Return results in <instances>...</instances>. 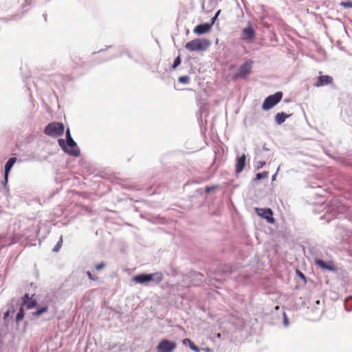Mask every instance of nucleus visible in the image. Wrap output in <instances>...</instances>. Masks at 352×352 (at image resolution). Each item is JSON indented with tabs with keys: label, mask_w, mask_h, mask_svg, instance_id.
Segmentation results:
<instances>
[{
	"label": "nucleus",
	"mask_w": 352,
	"mask_h": 352,
	"mask_svg": "<svg viewBox=\"0 0 352 352\" xmlns=\"http://www.w3.org/2000/svg\"><path fill=\"white\" fill-rule=\"evenodd\" d=\"M188 345L192 351L195 352H199V348L197 346L192 342H191Z\"/></svg>",
	"instance_id": "23"
},
{
	"label": "nucleus",
	"mask_w": 352,
	"mask_h": 352,
	"mask_svg": "<svg viewBox=\"0 0 352 352\" xmlns=\"http://www.w3.org/2000/svg\"><path fill=\"white\" fill-rule=\"evenodd\" d=\"M58 142L59 146L65 153L76 157L80 155V150L73 139L68 140L67 141V144L63 139H59Z\"/></svg>",
	"instance_id": "3"
},
{
	"label": "nucleus",
	"mask_w": 352,
	"mask_h": 352,
	"mask_svg": "<svg viewBox=\"0 0 352 352\" xmlns=\"http://www.w3.org/2000/svg\"><path fill=\"white\" fill-rule=\"evenodd\" d=\"M340 5L344 8H352V2H342Z\"/></svg>",
	"instance_id": "24"
},
{
	"label": "nucleus",
	"mask_w": 352,
	"mask_h": 352,
	"mask_svg": "<svg viewBox=\"0 0 352 352\" xmlns=\"http://www.w3.org/2000/svg\"><path fill=\"white\" fill-rule=\"evenodd\" d=\"M333 82V78L330 76H320L318 78L316 82L314 84V86L316 87H322L324 85H327Z\"/></svg>",
	"instance_id": "10"
},
{
	"label": "nucleus",
	"mask_w": 352,
	"mask_h": 352,
	"mask_svg": "<svg viewBox=\"0 0 352 352\" xmlns=\"http://www.w3.org/2000/svg\"><path fill=\"white\" fill-rule=\"evenodd\" d=\"M48 308L47 307H43L39 309H38L37 311H36L34 313V315L35 316H39L40 315H41L42 314L46 312L47 311Z\"/></svg>",
	"instance_id": "19"
},
{
	"label": "nucleus",
	"mask_w": 352,
	"mask_h": 352,
	"mask_svg": "<svg viewBox=\"0 0 352 352\" xmlns=\"http://www.w3.org/2000/svg\"><path fill=\"white\" fill-rule=\"evenodd\" d=\"M289 115H287L283 112L278 113L275 116V120L277 124H283L285 120L289 118Z\"/></svg>",
	"instance_id": "14"
},
{
	"label": "nucleus",
	"mask_w": 352,
	"mask_h": 352,
	"mask_svg": "<svg viewBox=\"0 0 352 352\" xmlns=\"http://www.w3.org/2000/svg\"><path fill=\"white\" fill-rule=\"evenodd\" d=\"M179 82L183 84H188L190 82V78L187 76H180L178 79Z\"/></svg>",
	"instance_id": "20"
},
{
	"label": "nucleus",
	"mask_w": 352,
	"mask_h": 352,
	"mask_svg": "<svg viewBox=\"0 0 352 352\" xmlns=\"http://www.w3.org/2000/svg\"><path fill=\"white\" fill-rule=\"evenodd\" d=\"M283 97V93L280 91L276 92L273 95H270L267 96L263 104H262V109L263 110H269L271 108H272L274 106H275L276 104H278L282 99Z\"/></svg>",
	"instance_id": "5"
},
{
	"label": "nucleus",
	"mask_w": 352,
	"mask_h": 352,
	"mask_svg": "<svg viewBox=\"0 0 352 352\" xmlns=\"http://www.w3.org/2000/svg\"><path fill=\"white\" fill-rule=\"evenodd\" d=\"M163 279V275L161 272L153 274H140L133 278V280L135 283L144 284L149 281L154 280L157 283H160Z\"/></svg>",
	"instance_id": "2"
},
{
	"label": "nucleus",
	"mask_w": 352,
	"mask_h": 352,
	"mask_svg": "<svg viewBox=\"0 0 352 352\" xmlns=\"http://www.w3.org/2000/svg\"><path fill=\"white\" fill-rule=\"evenodd\" d=\"M253 61L248 60L239 69L238 72L234 76V79L245 78L252 72Z\"/></svg>",
	"instance_id": "6"
},
{
	"label": "nucleus",
	"mask_w": 352,
	"mask_h": 352,
	"mask_svg": "<svg viewBox=\"0 0 352 352\" xmlns=\"http://www.w3.org/2000/svg\"><path fill=\"white\" fill-rule=\"evenodd\" d=\"M255 37V32L253 28L250 25L244 28L241 32V39L245 41H252Z\"/></svg>",
	"instance_id": "9"
},
{
	"label": "nucleus",
	"mask_w": 352,
	"mask_h": 352,
	"mask_svg": "<svg viewBox=\"0 0 352 352\" xmlns=\"http://www.w3.org/2000/svg\"><path fill=\"white\" fill-rule=\"evenodd\" d=\"M284 317H285V324H287V323H288V320H287V317H286L285 314H284Z\"/></svg>",
	"instance_id": "34"
},
{
	"label": "nucleus",
	"mask_w": 352,
	"mask_h": 352,
	"mask_svg": "<svg viewBox=\"0 0 352 352\" xmlns=\"http://www.w3.org/2000/svg\"><path fill=\"white\" fill-rule=\"evenodd\" d=\"M214 189H215V187H214V186H208V187L206 188L205 191L206 192H210L211 190H212Z\"/></svg>",
	"instance_id": "30"
},
{
	"label": "nucleus",
	"mask_w": 352,
	"mask_h": 352,
	"mask_svg": "<svg viewBox=\"0 0 352 352\" xmlns=\"http://www.w3.org/2000/svg\"><path fill=\"white\" fill-rule=\"evenodd\" d=\"M64 129L63 124L53 122L46 126L44 129V133L51 137H58L63 134Z\"/></svg>",
	"instance_id": "4"
},
{
	"label": "nucleus",
	"mask_w": 352,
	"mask_h": 352,
	"mask_svg": "<svg viewBox=\"0 0 352 352\" xmlns=\"http://www.w3.org/2000/svg\"><path fill=\"white\" fill-rule=\"evenodd\" d=\"M217 337H218V338H220V337H221V334H220V333H218V334H217Z\"/></svg>",
	"instance_id": "36"
},
{
	"label": "nucleus",
	"mask_w": 352,
	"mask_h": 352,
	"mask_svg": "<svg viewBox=\"0 0 352 352\" xmlns=\"http://www.w3.org/2000/svg\"><path fill=\"white\" fill-rule=\"evenodd\" d=\"M23 318H24V309H23V306H21V307L20 308V309L16 315V320L17 322H19L20 320H23Z\"/></svg>",
	"instance_id": "17"
},
{
	"label": "nucleus",
	"mask_w": 352,
	"mask_h": 352,
	"mask_svg": "<svg viewBox=\"0 0 352 352\" xmlns=\"http://www.w3.org/2000/svg\"><path fill=\"white\" fill-rule=\"evenodd\" d=\"M9 316V311H7L6 313L4 314V318H7L8 316Z\"/></svg>",
	"instance_id": "35"
},
{
	"label": "nucleus",
	"mask_w": 352,
	"mask_h": 352,
	"mask_svg": "<svg viewBox=\"0 0 352 352\" xmlns=\"http://www.w3.org/2000/svg\"><path fill=\"white\" fill-rule=\"evenodd\" d=\"M297 273L302 278H303L305 280V276L301 272L297 270Z\"/></svg>",
	"instance_id": "32"
},
{
	"label": "nucleus",
	"mask_w": 352,
	"mask_h": 352,
	"mask_svg": "<svg viewBox=\"0 0 352 352\" xmlns=\"http://www.w3.org/2000/svg\"><path fill=\"white\" fill-rule=\"evenodd\" d=\"M210 45L208 39L195 38L185 45V48L190 52H203L206 50Z\"/></svg>",
	"instance_id": "1"
},
{
	"label": "nucleus",
	"mask_w": 352,
	"mask_h": 352,
	"mask_svg": "<svg viewBox=\"0 0 352 352\" xmlns=\"http://www.w3.org/2000/svg\"><path fill=\"white\" fill-rule=\"evenodd\" d=\"M192 341L190 339H188V338H185V339L183 340V344H189Z\"/></svg>",
	"instance_id": "31"
},
{
	"label": "nucleus",
	"mask_w": 352,
	"mask_h": 352,
	"mask_svg": "<svg viewBox=\"0 0 352 352\" xmlns=\"http://www.w3.org/2000/svg\"><path fill=\"white\" fill-rule=\"evenodd\" d=\"M177 346L175 342L166 339L162 340L157 346V352H172Z\"/></svg>",
	"instance_id": "7"
},
{
	"label": "nucleus",
	"mask_w": 352,
	"mask_h": 352,
	"mask_svg": "<svg viewBox=\"0 0 352 352\" xmlns=\"http://www.w3.org/2000/svg\"><path fill=\"white\" fill-rule=\"evenodd\" d=\"M62 244H63V238L62 236L60 238V240L58 241V242L57 243V244L54 246V248H53V251L54 252H58L61 246H62Z\"/></svg>",
	"instance_id": "21"
},
{
	"label": "nucleus",
	"mask_w": 352,
	"mask_h": 352,
	"mask_svg": "<svg viewBox=\"0 0 352 352\" xmlns=\"http://www.w3.org/2000/svg\"><path fill=\"white\" fill-rule=\"evenodd\" d=\"M181 63V58L180 56H177L174 61V63L173 65V68H176L179 64Z\"/></svg>",
	"instance_id": "22"
},
{
	"label": "nucleus",
	"mask_w": 352,
	"mask_h": 352,
	"mask_svg": "<svg viewBox=\"0 0 352 352\" xmlns=\"http://www.w3.org/2000/svg\"><path fill=\"white\" fill-rule=\"evenodd\" d=\"M219 12H220V10H219V11L216 13L215 16H213V17L212 18V21H211V23H210V24H212V25H213V23H214V21L216 20V19H217V17L218 14H219Z\"/></svg>",
	"instance_id": "29"
},
{
	"label": "nucleus",
	"mask_w": 352,
	"mask_h": 352,
	"mask_svg": "<svg viewBox=\"0 0 352 352\" xmlns=\"http://www.w3.org/2000/svg\"><path fill=\"white\" fill-rule=\"evenodd\" d=\"M36 304L37 303H36V300L31 298L26 303H25L24 305H22V306L23 307L25 305L27 309H31L34 308L36 305Z\"/></svg>",
	"instance_id": "16"
},
{
	"label": "nucleus",
	"mask_w": 352,
	"mask_h": 352,
	"mask_svg": "<svg viewBox=\"0 0 352 352\" xmlns=\"http://www.w3.org/2000/svg\"><path fill=\"white\" fill-rule=\"evenodd\" d=\"M87 276H88V277H89V279H91V280H96V279L98 278H95V277H94V276H93V275L91 274V273L90 272H87Z\"/></svg>",
	"instance_id": "28"
},
{
	"label": "nucleus",
	"mask_w": 352,
	"mask_h": 352,
	"mask_svg": "<svg viewBox=\"0 0 352 352\" xmlns=\"http://www.w3.org/2000/svg\"><path fill=\"white\" fill-rule=\"evenodd\" d=\"M104 267V264L103 263H98L95 266L96 270H100Z\"/></svg>",
	"instance_id": "26"
},
{
	"label": "nucleus",
	"mask_w": 352,
	"mask_h": 352,
	"mask_svg": "<svg viewBox=\"0 0 352 352\" xmlns=\"http://www.w3.org/2000/svg\"><path fill=\"white\" fill-rule=\"evenodd\" d=\"M256 214L266 219L267 222L273 223L274 219L273 218V212L270 208H258L255 209Z\"/></svg>",
	"instance_id": "8"
},
{
	"label": "nucleus",
	"mask_w": 352,
	"mask_h": 352,
	"mask_svg": "<svg viewBox=\"0 0 352 352\" xmlns=\"http://www.w3.org/2000/svg\"><path fill=\"white\" fill-rule=\"evenodd\" d=\"M212 28V24L210 23H203L197 25L194 30V33L197 34H204L210 31Z\"/></svg>",
	"instance_id": "11"
},
{
	"label": "nucleus",
	"mask_w": 352,
	"mask_h": 352,
	"mask_svg": "<svg viewBox=\"0 0 352 352\" xmlns=\"http://www.w3.org/2000/svg\"><path fill=\"white\" fill-rule=\"evenodd\" d=\"M268 176V173L267 171H264L263 173H257L256 175V179H265L266 177H267Z\"/></svg>",
	"instance_id": "18"
},
{
	"label": "nucleus",
	"mask_w": 352,
	"mask_h": 352,
	"mask_svg": "<svg viewBox=\"0 0 352 352\" xmlns=\"http://www.w3.org/2000/svg\"><path fill=\"white\" fill-rule=\"evenodd\" d=\"M245 155L243 154L241 157H238L236 159V173H241L245 164Z\"/></svg>",
	"instance_id": "13"
},
{
	"label": "nucleus",
	"mask_w": 352,
	"mask_h": 352,
	"mask_svg": "<svg viewBox=\"0 0 352 352\" xmlns=\"http://www.w3.org/2000/svg\"><path fill=\"white\" fill-rule=\"evenodd\" d=\"M32 298L30 297L28 294H25V296L23 297V305L26 303L28 301H29Z\"/></svg>",
	"instance_id": "25"
},
{
	"label": "nucleus",
	"mask_w": 352,
	"mask_h": 352,
	"mask_svg": "<svg viewBox=\"0 0 352 352\" xmlns=\"http://www.w3.org/2000/svg\"><path fill=\"white\" fill-rule=\"evenodd\" d=\"M258 164H259L260 167H263L265 164V162H259Z\"/></svg>",
	"instance_id": "33"
},
{
	"label": "nucleus",
	"mask_w": 352,
	"mask_h": 352,
	"mask_svg": "<svg viewBox=\"0 0 352 352\" xmlns=\"http://www.w3.org/2000/svg\"><path fill=\"white\" fill-rule=\"evenodd\" d=\"M316 264L322 269L328 270L330 271H332L334 270V267L333 265L327 264L322 260L317 259L316 261Z\"/></svg>",
	"instance_id": "15"
},
{
	"label": "nucleus",
	"mask_w": 352,
	"mask_h": 352,
	"mask_svg": "<svg viewBox=\"0 0 352 352\" xmlns=\"http://www.w3.org/2000/svg\"><path fill=\"white\" fill-rule=\"evenodd\" d=\"M17 159L16 157H11L9 159V160L6 162L5 165V183L6 184L8 182V177L9 173L12 168L14 163L16 162Z\"/></svg>",
	"instance_id": "12"
},
{
	"label": "nucleus",
	"mask_w": 352,
	"mask_h": 352,
	"mask_svg": "<svg viewBox=\"0 0 352 352\" xmlns=\"http://www.w3.org/2000/svg\"><path fill=\"white\" fill-rule=\"evenodd\" d=\"M66 138H67V141L68 140H71L72 139V136H71V134H70V131H69V129H67V131H66Z\"/></svg>",
	"instance_id": "27"
}]
</instances>
